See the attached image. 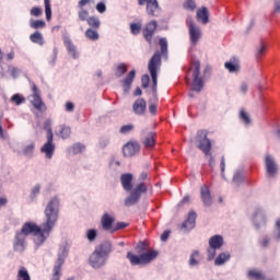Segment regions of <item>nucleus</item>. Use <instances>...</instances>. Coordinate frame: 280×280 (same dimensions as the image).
Masks as SVG:
<instances>
[{
  "mask_svg": "<svg viewBox=\"0 0 280 280\" xmlns=\"http://www.w3.org/2000/svg\"><path fill=\"white\" fill-rule=\"evenodd\" d=\"M60 213V200L58 197L50 199L44 210L45 222L42 224V228L35 222H26L23 224L20 232L15 233L13 249L16 253H23L27 243V235H34V242L36 246H43L47 242V237L54 231L56 224H58V217Z\"/></svg>",
  "mask_w": 280,
  "mask_h": 280,
  "instance_id": "1",
  "label": "nucleus"
},
{
  "mask_svg": "<svg viewBox=\"0 0 280 280\" xmlns=\"http://www.w3.org/2000/svg\"><path fill=\"white\" fill-rule=\"evenodd\" d=\"M86 5L91 8L92 5H95V0H80L78 2V19L79 21H86L88 25L90 26L89 30H100L102 22L100 21V18L96 15L89 16V10L86 9Z\"/></svg>",
  "mask_w": 280,
  "mask_h": 280,
  "instance_id": "2",
  "label": "nucleus"
},
{
  "mask_svg": "<svg viewBox=\"0 0 280 280\" xmlns=\"http://www.w3.org/2000/svg\"><path fill=\"white\" fill-rule=\"evenodd\" d=\"M30 86L32 95L28 96V102L35 110H38V113H45V110H47V105H45L43 97H40V90H38V86L33 81H30Z\"/></svg>",
  "mask_w": 280,
  "mask_h": 280,
  "instance_id": "3",
  "label": "nucleus"
},
{
  "mask_svg": "<svg viewBox=\"0 0 280 280\" xmlns=\"http://www.w3.org/2000/svg\"><path fill=\"white\" fill-rule=\"evenodd\" d=\"M161 69V52L156 51L148 63V70L150 72V75L152 78L153 82V91H156V82H158V73Z\"/></svg>",
  "mask_w": 280,
  "mask_h": 280,
  "instance_id": "4",
  "label": "nucleus"
},
{
  "mask_svg": "<svg viewBox=\"0 0 280 280\" xmlns=\"http://www.w3.org/2000/svg\"><path fill=\"white\" fill-rule=\"evenodd\" d=\"M190 71L194 78L191 90L200 93V91H202V88L205 86V82L202 81V78H200V62L198 60L192 62Z\"/></svg>",
  "mask_w": 280,
  "mask_h": 280,
  "instance_id": "5",
  "label": "nucleus"
},
{
  "mask_svg": "<svg viewBox=\"0 0 280 280\" xmlns=\"http://www.w3.org/2000/svg\"><path fill=\"white\" fill-rule=\"evenodd\" d=\"M207 130L197 131L198 150L203 152L206 156H211V140L207 137Z\"/></svg>",
  "mask_w": 280,
  "mask_h": 280,
  "instance_id": "6",
  "label": "nucleus"
},
{
  "mask_svg": "<svg viewBox=\"0 0 280 280\" xmlns=\"http://www.w3.org/2000/svg\"><path fill=\"white\" fill-rule=\"evenodd\" d=\"M145 191H148L145 183L138 184L135 190L131 189L130 196L125 199V207H132V205H137V202H139V198H141V194H145Z\"/></svg>",
  "mask_w": 280,
  "mask_h": 280,
  "instance_id": "7",
  "label": "nucleus"
},
{
  "mask_svg": "<svg viewBox=\"0 0 280 280\" xmlns=\"http://www.w3.org/2000/svg\"><path fill=\"white\" fill-rule=\"evenodd\" d=\"M46 139L47 142L40 148V152L45 154L46 159H52L56 152V144H54V131L51 128L47 129Z\"/></svg>",
  "mask_w": 280,
  "mask_h": 280,
  "instance_id": "8",
  "label": "nucleus"
},
{
  "mask_svg": "<svg viewBox=\"0 0 280 280\" xmlns=\"http://www.w3.org/2000/svg\"><path fill=\"white\" fill-rule=\"evenodd\" d=\"M186 25H188L190 43L192 45H198V42L200 40V38L202 36V31L198 26H196V24L194 23V20L191 18H188L186 20Z\"/></svg>",
  "mask_w": 280,
  "mask_h": 280,
  "instance_id": "9",
  "label": "nucleus"
},
{
  "mask_svg": "<svg viewBox=\"0 0 280 280\" xmlns=\"http://www.w3.org/2000/svg\"><path fill=\"white\" fill-rule=\"evenodd\" d=\"M159 27V22L156 20H152L145 24L144 28L142 30V36L149 45H152V38H154V34H156V30Z\"/></svg>",
  "mask_w": 280,
  "mask_h": 280,
  "instance_id": "10",
  "label": "nucleus"
},
{
  "mask_svg": "<svg viewBox=\"0 0 280 280\" xmlns=\"http://www.w3.org/2000/svg\"><path fill=\"white\" fill-rule=\"evenodd\" d=\"M138 5H147L145 11L149 16H158L156 12H161L159 0H138Z\"/></svg>",
  "mask_w": 280,
  "mask_h": 280,
  "instance_id": "11",
  "label": "nucleus"
},
{
  "mask_svg": "<svg viewBox=\"0 0 280 280\" xmlns=\"http://www.w3.org/2000/svg\"><path fill=\"white\" fill-rule=\"evenodd\" d=\"M65 254H59L52 268V277L50 280H60V277H62V266H65Z\"/></svg>",
  "mask_w": 280,
  "mask_h": 280,
  "instance_id": "12",
  "label": "nucleus"
},
{
  "mask_svg": "<svg viewBox=\"0 0 280 280\" xmlns=\"http://www.w3.org/2000/svg\"><path fill=\"white\" fill-rule=\"evenodd\" d=\"M267 51L268 44L266 43V40L261 39L254 50V58L256 59V61L261 62L266 57Z\"/></svg>",
  "mask_w": 280,
  "mask_h": 280,
  "instance_id": "13",
  "label": "nucleus"
},
{
  "mask_svg": "<svg viewBox=\"0 0 280 280\" xmlns=\"http://www.w3.org/2000/svg\"><path fill=\"white\" fill-rule=\"evenodd\" d=\"M101 226L103 231H109V233H113V230L115 229V217L105 212L101 218Z\"/></svg>",
  "mask_w": 280,
  "mask_h": 280,
  "instance_id": "14",
  "label": "nucleus"
},
{
  "mask_svg": "<svg viewBox=\"0 0 280 280\" xmlns=\"http://www.w3.org/2000/svg\"><path fill=\"white\" fill-rule=\"evenodd\" d=\"M141 150V147L139 145V142L137 141H130L122 148V154L125 156H135Z\"/></svg>",
  "mask_w": 280,
  "mask_h": 280,
  "instance_id": "15",
  "label": "nucleus"
},
{
  "mask_svg": "<svg viewBox=\"0 0 280 280\" xmlns=\"http://www.w3.org/2000/svg\"><path fill=\"white\" fill-rule=\"evenodd\" d=\"M253 222L256 229H261V226H266V212L261 209H257L253 215Z\"/></svg>",
  "mask_w": 280,
  "mask_h": 280,
  "instance_id": "16",
  "label": "nucleus"
},
{
  "mask_svg": "<svg viewBox=\"0 0 280 280\" xmlns=\"http://www.w3.org/2000/svg\"><path fill=\"white\" fill-rule=\"evenodd\" d=\"M106 264V258L105 256H102L97 252H93L92 255L90 256V265L92 268H102Z\"/></svg>",
  "mask_w": 280,
  "mask_h": 280,
  "instance_id": "17",
  "label": "nucleus"
},
{
  "mask_svg": "<svg viewBox=\"0 0 280 280\" xmlns=\"http://www.w3.org/2000/svg\"><path fill=\"white\" fill-rule=\"evenodd\" d=\"M200 198L205 207H211V205H213V198L211 197V190H209V186L207 185L201 186Z\"/></svg>",
  "mask_w": 280,
  "mask_h": 280,
  "instance_id": "18",
  "label": "nucleus"
},
{
  "mask_svg": "<svg viewBox=\"0 0 280 280\" xmlns=\"http://www.w3.org/2000/svg\"><path fill=\"white\" fill-rule=\"evenodd\" d=\"M94 252L98 253V255H102L103 257H108V255H110V253L113 252V244L108 241H105L103 243H101L95 249Z\"/></svg>",
  "mask_w": 280,
  "mask_h": 280,
  "instance_id": "19",
  "label": "nucleus"
},
{
  "mask_svg": "<svg viewBox=\"0 0 280 280\" xmlns=\"http://www.w3.org/2000/svg\"><path fill=\"white\" fill-rule=\"evenodd\" d=\"M148 108V103H145V100L138 98L132 104V110L135 115H145V110Z\"/></svg>",
  "mask_w": 280,
  "mask_h": 280,
  "instance_id": "20",
  "label": "nucleus"
},
{
  "mask_svg": "<svg viewBox=\"0 0 280 280\" xmlns=\"http://www.w3.org/2000/svg\"><path fill=\"white\" fill-rule=\"evenodd\" d=\"M133 176L131 173H125L120 176L121 187L125 191H132Z\"/></svg>",
  "mask_w": 280,
  "mask_h": 280,
  "instance_id": "21",
  "label": "nucleus"
},
{
  "mask_svg": "<svg viewBox=\"0 0 280 280\" xmlns=\"http://www.w3.org/2000/svg\"><path fill=\"white\" fill-rule=\"evenodd\" d=\"M265 165L269 176H275V174H277V163L275 162V158H272V155H266Z\"/></svg>",
  "mask_w": 280,
  "mask_h": 280,
  "instance_id": "22",
  "label": "nucleus"
},
{
  "mask_svg": "<svg viewBox=\"0 0 280 280\" xmlns=\"http://www.w3.org/2000/svg\"><path fill=\"white\" fill-rule=\"evenodd\" d=\"M225 69L229 70L230 73H240V59L236 57H232L229 61L224 63Z\"/></svg>",
  "mask_w": 280,
  "mask_h": 280,
  "instance_id": "23",
  "label": "nucleus"
},
{
  "mask_svg": "<svg viewBox=\"0 0 280 280\" xmlns=\"http://www.w3.org/2000/svg\"><path fill=\"white\" fill-rule=\"evenodd\" d=\"M144 148L147 150H152L154 145H156V133L154 131H150L142 141Z\"/></svg>",
  "mask_w": 280,
  "mask_h": 280,
  "instance_id": "24",
  "label": "nucleus"
},
{
  "mask_svg": "<svg viewBox=\"0 0 280 280\" xmlns=\"http://www.w3.org/2000/svg\"><path fill=\"white\" fill-rule=\"evenodd\" d=\"M158 257H159V252L154 249H150L147 253L141 254L143 266H145V264H151V261H154V259H156Z\"/></svg>",
  "mask_w": 280,
  "mask_h": 280,
  "instance_id": "25",
  "label": "nucleus"
},
{
  "mask_svg": "<svg viewBox=\"0 0 280 280\" xmlns=\"http://www.w3.org/2000/svg\"><path fill=\"white\" fill-rule=\"evenodd\" d=\"M63 45H65L68 54L70 56H72V58H78V49L75 48V45L73 44V42H71V38L65 36Z\"/></svg>",
  "mask_w": 280,
  "mask_h": 280,
  "instance_id": "26",
  "label": "nucleus"
},
{
  "mask_svg": "<svg viewBox=\"0 0 280 280\" xmlns=\"http://www.w3.org/2000/svg\"><path fill=\"white\" fill-rule=\"evenodd\" d=\"M196 218H197V214L194 210H191L189 213H188V218L187 220H185L182 224V229H187L188 231L194 229V226H196Z\"/></svg>",
  "mask_w": 280,
  "mask_h": 280,
  "instance_id": "27",
  "label": "nucleus"
},
{
  "mask_svg": "<svg viewBox=\"0 0 280 280\" xmlns=\"http://www.w3.org/2000/svg\"><path fill=\"white\" fill-rule=\"evenodd\" d=\"M209 246L211 248H217V250H220L222 246H224V237L222 235H214L209 238Z\"/></svg>",
  "mask_w": 280,
  "mask_h": 280,
  "instance_id": "28",
  "label": "nucleus"
},
{
  "mask_svg": "<svg viewBox=\"0 0 280 280\" xmlns=\"http://www.w3.org/2000/svg\"><path fill=\"white\" fill-rule=\"evenodd\" d=\"M197 20L200 21L203 25L209 23V10L207 7H201L197 10Z\"/></svg>",
  "mask_w": 280,
  "mask_h": 280,
  "instance_id": "29",
  "label": "nucleus"
},
{
  "mask_svg": "<svg viewBox=\"0 0 280 280\" xmlns=\"http://www.w3.org/2000/svg\"><path fill=\"white\" fill-rule=\"evenodd\" d=\"M137 75V72L135 70H131L128 75L122 81V86L125 91H130V86H132V82L135 81V77Z\"/></svg>",
  "mask_w": 280,
  "mask_h": 280,
  "instance_id": "30",
  "label": "nucleus"
},
{
  "mask_svg": "<svg viewBox=\"0 0 280 280\" xmlns=\"http://www.w3.org/2000/svg\"><path fill=\"white\" fill-rule=\"evenodd\" d=\"M229 259H231V254L229 252L221 253L214 259V266H224Z\"/></svg>",
  "mask_w": 280,
  "mask_h": 280,
  "instance_id": "31",
  "label": "nucleus"
},
{
  "mask_svg": "<svg viewBox=\"0 0 280 280\" xmlns=\"http://www.w3.org/2000/svg\"><path fill=\"white\" fill-rule=\"evenodd\" d=\"M127 259L130 261L131 266H143V259L141 258V254L137 256L131 252H128Z\"/></svg>",
  "mask_w": 280,
  "mask_h": 280,
  "instance_id": "32",
  "label": "nucleus"
},
{
  "mask_svg": "<svg viewBox=\"0 0 280 280\" xmlns=\"http://www.w3.org/2000/svg\"><path fill=\"white\" fill-rule=\"evenodd\" d=\"M85 38H88V40H100V33L97 32V28H88L84 33Z\"/></svg>",
  "mask_w": 280,
  "mask_h": 280,
  "instance_id": "33",
  "label": "nucleus"
},
{
  "mask_svg": "<svg viewBox=\"0 0 280 280\" xmlns=\"http://www.w3.org/2000/svg\"><path fill=\"white\" fill-rule=\"evenodd\" d=\"M232 182L234 185H240L241 183H244V168H237L234 172Z\"/></svg>",
  "mask_w": 280,
  "mask_h": 280,
  "instance_id": "34",
  "label": "nucleus"
},
{
  "mask_svg": "<svg viewBox=\"0 0 280 280\" xmlns=\"http://www.w3.org/2000/svg\"><path fill=\"white\" fill-rule=\"evenodd\" d=\"M16 280H32V277H30V271H27V268L25 267L19 268Z\"/></svg>",
  "mask_w": 280,
  "mask_h": 280,
  "instance_id": "35",
  "label": "nucleus"
},
{
  "mask_svg": "<svg viewBox=\"0 0 280 280\" xmlns=\"http://www.w3.org/2000/svg\"><path fill=\"white\" fill-rule=\"evenodd\" d=\"M30 40L35 45H45V42L43 40V34L38 31L30 35Z\"/></svg>",
  "mask_w": 280,
  "mask_h": 280,
  "instance_id": "36",
  "label": "nucleus"
},
{
  "mask_svg": "<svg viewBox=\"0 0 280 280\" xmlns=\"http://www.w3.org/2000/svg\"><path fill=\"white\" fill-rule=\"evenodd\" d=\"M59 128V137H61V139H69V137H71V127L61 125Z\"/></svg>",
  "mask_w": 280,
  "mask_h": 280,
  "instance_id": "37",
  "label": "nucleus"
},
{
  "mask_svg": "<svg viewBox=\"0 0 280 280\" xmlns=\"http://www.w3.org/2000/svg\"><path fill=\"white\" fill-rule=\"evenodd\" d=\"M47 24L43 20H31L30 27L32 30H43Z\"/></svg>",
  "mask_w": 280,
  "mask_h": 280,
  "instance_id": "38",
  "label": "nucleus"
},
{
  "mask_svg": "<svg viewBox=\"0 0 280 280\" xmlns=\"http://www.w3.org/2000/svg\"><path fill=\"white\" fill-rule=\"evenodd\" d=\"M248 277H249V279H254V280H265L266 279L264 273H261V271H258V270H249Z\"/></svg>",
  "mask_w": 280,
  "mask_h": 280,
  "instance_id": "39",
  "label": "nucleus"
},
{
  "mask_svg": "<svg viewBox=\"0 0 280 280\" xmlns=\"http://www.w3.org/2000/svg\"><path fill=\"white\" fill-rule=\"evenodd\" d=\"M73 154H81V152H84L86 150V147L80 142H77L71 148Z\"/></svg>",
  "mask_w": 280,
  "mask_h": 280,
  "instance_id": "40",
  "label": "nucleus"
},
{
  "mask_svg": "<svg viewBox=\"0 0 280 280\" xmlns=\"http://www.w3.org/2000/svg\"><path fill=\"white\" fill-rule=\"evenodd\" d=\"M34 148H36V144L34 142L25 145L23 149V154L25 156H32V154H34Z\"/></svg>",
  "mask_w": 280,
  "mask_h": 280,
  "instance_id": "41",
  "label": "nucleus"
},
{
  "mask_svg": "<svg viewBox=\"0 0 280 280\" xmlns=\"http://www.w3.org/2000/svg\"><path fill=\"white\" fill-rule=\"evenodd\" d=\"M160 48L162 56H167V38L161 37L160 38Z\"/></svg>",
  "mask_w": 280,
  "mask_h": 280,
  "instance_id": "42",
  "label": "nucleus"
},
{
  "mask_svg": "<svg viewBox=\"0 0 280 280\" xmlns=\"http://www.w3.org/2000/svg\"><path fill=\"white\" fill-rule=\"evenodd\" d=\"M130 32L133 36H139V34H141V23H131Z\"/></svg>",
  "mask_w": 280,
  "mask_h": 280,
  "instance_id": "43",
  "label": "nucleus"
},
{
  "mask_svg": "<svg viewBox=\"0 0 280 280\" xmlns=\"http://www.w3.org/2000/svg\"><path fill=\"white\" fill-rule=\"evenodd\" d=\"M198 259H200V253L196 250L190 255L189 266H198Z\"/></svg>",
  "mask_w": 280,
  "mask_h": 280,
  "instance_id": "44",
  "label": "nucleus"
},
{
  "mask_svg": "<svg viewBox=\"0 0 280 280\" xmlns=\"http://www.w3.org/2000/svg\"><path fill=\"white\" fill-rule=\"evenodd\" d=\"M44 3H45L46 21H51V3H50V0H44Z\"/></svg>",
  "mask_w": 280,
  "mask_h": 280,
  "instance_id": "45",
  "label": "nucleus"
},
{
  "mask_svg": "<svg viewBox=\"0 0 280 280\" xmlns=\"http://www.w3.org/2000/svg\"><path fill=\"white\" fill-rule=\"evenodd\" d=\"M126 71H128V67L126 66V63L118 65V67L116 68L117 78H121V75H124Z\"/></svg>",
  "mask_w": 280,
  "mask_h": 280,
  "instance_id": "46",
  "label": "nucleus"
},
{
  "mask_svg": "<svg viewBox=\"0 0 280 280\" xmlns=\"http://www.w3.org/2000/svg\"><path fill=\"white\" fill-rule=\"evenodd\" d=\"M11 102H13V104H15L16 106H21V104H24L25 98H23V96H21L20 94H15L11 97Z\"/></svg>",
  "mask_w": 280,
  "mask_h": 280,
  "instance_id": "47",
  "label": "nucleus"
},
{
  "mask_svg": "<svg viewBox=\"0 0 280 280\" xmlns=\"http://www.w3.org/2000/svg\"><path fill=\"white\" fill-rule=\"evenodd\" d=\"M217 250L218 249L215 247L209 246V248L207 249L208 261H213V259H215Z\"/></svg>",
  "mask_w": 280,
  "mask_h": 280,
  "instance_id": "48",
  "label": "nucleus"
},
{
  "mask_svg": "<svg viewBox=\"0 0 280 280\" xmlns=\"http://www.w3.org/2000/svg\"><path fill=\"white\" fill-rule=\"evenodd\" d=\"M184 8H185V10H190L191 12H194V10H196V1H194V0H187V1L184 3Z\"/></svg>",
  "mask_w": 280,
  "mask_h": 280,
  "instance_id": "49",
  "label": "nucleus"
},
{
  "mask_svg": "<svg viewBox=\"0 0 280 280\" xmlns=\"http://www.w3.org/2000/svg\"><path fill=\"white\" fill-rule=\"evenodd\" d=\"M132 130H135V125H124L120 128V133L121 135H128V132H132Z\"/></svg>",
  "mask_w": 280,
  "mask_h": 280,
  "instance_id": "50",
  "label": "nucleus"
},
{
  "mask_svg": "<svg viewBox=\"0 0 280 280\" xmlns=\"http://www.w3.org/2000/svg\"><path fill=\"white\" fill-rule=\"evenodd\" d=\"M220 170H221V176H222V178H225V177H224V172H225V170H226V158H224V155L221 156Z\"/></svg>",
  "mask_w": 280,
  "mask_h": 280,
  "instance_id": "51",
  "label": "nucleus"
},
{
  "mask_svg": "<svg viewBox=\"0 0 280 280\" xmlns=\"http://www.w3.org/2000/svg\"><path fill=\"white\" fill-rule=\"evenodd\" d=\"M86 237H88L89 242H95V238L97 237V231L89 230L86 233Z\"/></svg>",
  "mask_w": 280,
  "mask_h": 280,
  "instance_id": "52",
  "label": "nucleus"
},
{
  "mask_svg": "<svg viewBox=\"0 0 280 280\" xmlns=\"http://www.w3.org/2000/svg\"><path fill=\"white\" fill-rule=\"evenodd\" d=\"M43 14V9L40 7H33L31 9V16H40Z\"/></svg>",
  "mask_w": 280,
  "mask_h": 280,
  "instance_id": "53",
  "label": "nucleus"
},
{
  "mask_svg": "<svg viewBox=\"0 0 280 280\" xmlns=\"http://www.w3.org/2000/svg\"><path fill=\"white\" fill-rule=\"evenodd\" d=\"M273 235H275V240L279 242L280 241V219H278L276 222V230L273 232Z\"/></svg>",
  "mask_w": 280,
  "mask_h": 280,
  "instance_id": "54",
  "label": "nucleus"
},
{
  "mask_svg": "<svg viewBox=\"0 0 280 280\" xmlns=\"http://www.w3.org/2000/svg\"><path fill=\"white\" fill-rule=\"evenodd\" d=\"M141 82H142V89H148V86H150V75L143 74L141 78Z\"/></svg>",
  "mask_w": 280,
  "mask_h": 280,
  "instance_id": "55",
  "label": "nucleus"
},
{
  "mask_svg": "<svg viewBox=\"0 0 280 280\" xmlns=\"http://www.w3.org/2000/svg\"><path fill=\"white\" fill-rule=\"evenodd\" d=\"M127 226H128V223L117 222L113 229V233H116V231H121V229H126Z\"/></svg>",
  "mask_w": 280,
  "mask_h": 280,
  "instance_id": "56",
  "label": "nucleus"
},
{
  "mask_svg": "<svg viewBox=\"0 0 280 280\" xmlns=\"http://www.w3.org/2000/svg\"><path fill=\"white\" fill-rule=\"evenodd\" d=\"M96 10L100 14H104V12H106V4L104 2H98L96 4Z\"/></svg>",
  "mask_w": 280,
  "mask_h": 280,
  "instance_id": "57",
  "label": "nucleus"
},
{
  "mask_svg": "<svg viewBox=\"0 0 280 280\" xmlns=\"http://www.w3.org/2000/svg\"><path fill=\"white\" fill-rule=\"evenodd\" d=\"M260 245L262 246V248H268V246H270V237H262V240L260 241Z\"/></svg>",
  "mask_w": 280,
  "mask_h": 280,
  "instance_id": "58",
  "label": "nucleus"
},
{
  "mask_svg": "<svg viewBox=\"0 0 280 280\" xmlns=\"http://www.w3.org/2000/svg\"><path fill=\"white\" fill-rule=\"evenodd\" d=\"M74 109H75V105H73V103H71V102L66 103L67 113H73Z\"/></svg>",
  "mask_w": 280,
  "mask_h": 280,
  "instance_id": "59",
  "label": "nucleus"
},
{
  "mask_svg": "<svg viewBox=\"0 0 280 280\" xmlns=\"http://www.w3.org/2000/svg\"><path fill=\"white\" fill-rule=\"evenodd\" d=\"M273 10L277 14H280V0H275Z\"/></svg>",
  "mask_w": 280,
  "mask_h": 280,
  "instance_id": "60",
  "label": "nucleus"
},
{
  "mask_svg": "<svg viewBox=\"0 0 280 280\" xmlns=\"http://www.w3.org/2000/svg\"><path fill=\"white\" fill-rule=\"evenodd\" d=\"M168 238H170V231H164L161 235V241L167 242Z\"/></svg>",
  "mask_w": 280,
  "mask_h": 280,
  "instance_id": "61",
  "label": "nucleus"
},
{
  "mask_svg": "<svg viewBox=\"0 0 280 280\" xmlns=\"http://www.w3.org/2000/svg\"><path fill=\"white\" fill-rule=\"evenodd\" d=\"M10 73L12 75V78H19V68H11L10 69Z\"/></svg>",
  "mask_w": 280,
  "mask_h": 280,
  "instance_id": "62",
  "label": "nucleus"
},
{
  "mask_svg": "<svg viewBox=\"0 0 280 280\" xmlns=\"http://www.w3.org/2000/svg\"><path fill=\"white\" fill-rule=\"evenodd\" d=\"M149 112L151 113V115H156V105H149Z\"/></svg>",
  "mask_w": 280,
  "mask_h": 280,
  "instance_id": "63",
  "label": "nucleus"
},
{
  "mask_svg": "<svg viewBox=\"0 0 280 280\" xmlns=\"http://www.w3.org/2000/svg\"><path fill=\"white\" fill-rule=\"evenodd\" d=\"M209 166L210 167H215V158L211 156V154H210V159H209Z\"/></svg>",
  "mask_w": 280,
  "mask_h": 280,
  "instance_id": "64",
  "label": "nucleus"
}]
</instances>
